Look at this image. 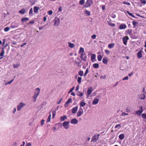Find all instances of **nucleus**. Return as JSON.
<instances>
[{"label": "nucleus", "instance_id": "1", "mask_svg": "<svg viewBox=\"0 0 146 146\" xmlns=\"http://www.w3.org/2000/svg\"><path fill=\"white\" fill-rule=\"evenodd\" d=\"M40 92V89L39 88H37L35 89L34 94L32 97L33 102H35L36 101V99L39 95Z\"/></svg>", "mask_w": 146, "mask_h": 146}, {"label": "nucleus", "instance_id": "2", "mask_svg": "<svg viewBox=\"0 0 146 146\" xmlns=\"http://www.w3.org/2000/svg\"><path fill=\"white\" fill-rule=\"evenodd\" d=\"M79 53L80 54V58L83 60L85 61L86 60L87 56L84 52V49L83 48H80Z\"/></svg>", "mask_w": 146, "mask_h": 146}, {"label": "nucleus", "instance_id": "3", "mask_svg": "<svg viewBox=\"0 0 146 146\" xmlns=\"http://www.w3.org/2000/svg\"><path fill=\"white\" fill-rule=\"evenodd\" d=\"M26 104L23 102H20L17 106V110L18 111H20L21 109L24 107Z\"/></svg>", "mask_w": 146, "mask_h": 146}, {"label": "nucleus", "instance_id": "4", "mask_svg": "<svg viewBox=\"0 0 146 146\" xmlns=\"http://www.w3.org/2000/svg\"><path fill=\"white\" fill-rule=\"evenodd\" d=\"M70 122L69 121H65L63 122L62 125L64 128L66 129H68L69 127Z\"/></svg>", "mask_w": 146, "mask_h": 146}, {"label": "nucleus", "instance_id": "5", "mask_svg": "<svg viewBox=\"0 0 146 146\" xmlns=\"http://www.w3.org/2000/svg\"><path fill=\"white\" fill-rule=\"evenodd\" d=\"M93 2L92 0H87L85 4V7H88L92 5L93 4Z\"/></svg>", "mask_w": 146, "mask_h": 146}, {"label": "nucleus", "instance_id": "6", "mask_svg": "<svg viewBox=\"0 0 146 146\" xmlns=\"http://www.w3.org/2000/svg\"><path fill=\"white\" fill-rule=\"evenodd\" d=\"M84 113V111L81 108H80L77 113V117H79L82 115Z\"/></svg>", "mask_w": 146, "mask_h": 146}, {"label": "nucleus", "instance_id": "7", "mask_svg": "<svg viewBox=\"0 0 146 146\" xmlns=\"http://www.w3.org/2000/svg\"><path fill=\"white\" fill-rule=\"evenodd\" d=\"M54 25L55 26H58L60 24V19L57 17H56L54 20Z\"/></svg>", "mask_w": 146, "mask_h": 146}, {"label": "nucleus", "instance_id": "8", "mask_svg": "<svg viewBox=\"0 0 146 146\" xmlns=\"http://www.w3.org/2000/svg\"><path fill=\"white\" fill-rule=\"evenodd\" d=\"M138 97L139 99L141 100H144L146 98L145 94L142 93L139 94L138 95Z\"/></svg>", "mask_w": 146, "mask_h": 146}, {"label": "nucleus", "instance_id": "9", "mask_svg": "<svg viewBox=\"0 0 146 146\" xmlns=\"http://www.w3.org/2000/svg\"><path fill=\"white\" fill-rule=\"evenodd\" d=\"M99 135L97 134V135H95L92 138V141L95 142L98 139Z\"/></svg>", "mask_w": 146, "mask_h": 146}, {"label": "nucleus", "instance_id": "10", "mask_svg": "<svg viewBox=\"0 0 146 146\" xmlns=\"http://www.w3.org/2000/svg\"><path fill=\"white\" fill-rule=\"evenodd\" d=\"M81 62V60L78 57L76 58L74 61L75 63L77 66H78Z\"/></svg>", "mask_w": 146, "mask_h": 146}, {"label": "nucleus", "instance_id": "11", "mask_svg": "<svg viewBox=\"0 0 146 146\" xmlns=\"http://www.w3.org/2000/svg\"><path fill=\"white\" fill-rule=\"evenodd\" d=\"M78 122V120L75 118L72 119L70 121L71 123L72 124H76Z\"/></svg>", "mask_w": 146, "mask_h": 146}, {"label": "nucleus", "instance_id": "12", "mask_svg": "<svg viewBox=\"0 0 146 146\" xmlns=\"http://www.w3.org/2000/svg\"><path fill=\"white\" fill-rule=\"evenodd\" d=\"M143 52V51L141 50L137 53V56L138 58H140L142 57V53Z\"/></svg>", "mask_w": 146, "mask_h": 146}, {"label": "nucleus", "instance_id": "13", "mask_svg": "<svg viewBox=\"0 0 146 146\" xmlns=\"http://www.w3.org/2000/svg\"><path fill=\"white\" fill-rule=\"evenodd\" d=\"M28 35L27 33H26L24 34V33H22L20 35V36L21 38L25 39L26 38L27 36Z\"/></svg>", "mask_w": 146, "mask_h": 146}, {"label": "nucleus", "instance_id": "14", "mask_svg": "<svg viewBox=\"0 0 146 146\" xmlns=\"http://www.w3.org/2000/svg\"><path fill=\"white\" fill-rule=\"evenodd\" d=\"M140 108L141 110H138L136 111L135 113L136 114L140 115L143 111V108L142 107H140Z\"/></svg>", "mask_w": 146, "mask_h": 146}, {"label": "nucleus", "instance_id": "15", "mask_svg": "<svg viewBox=\"0 0 146 146\" xmlns=\"http://www.w3.org/2000/svg\"><path fill=\"white\" fill-rule=\"evenodd\" d=\"M129 39V38L127 36H125L124 37H123V43L125 45L127 44V40Z\"/></svg>", "mask_w": 146, "mask_h": 146}, {"label": "nucleus", "instance_id": "16", "mask_svg": "<svg viewBox=\"0 0 146 146\" xmlns=\"http://www.w3.org/2000/svg\"><path fill=\"white\" fill-rule=\"evenodd\" d=\"M78 107L77 106L73 107L72 109V112L73 113H76L78 109Z\"/></svg>", "mask_w": 146, "mask_h": 146}, {"label": "nucleus", "instance_id": "17", "mask_svg": "<svg viewBox=\"0 0 146 146\" xmlns=\"http://www.w3.org/2000/svg\"><path fill=\"white\" fill-rule=\"evenodd\" d=\"M127 28V26L125 24H121L119 27V28L120 29H124Z\"/></svg>", "mask_w": 146, "mask_h": 146}, {"label": "nucleus", "instance_id": "18", "mask_svg": "<svg viewBox=\"0 0 146 146\" xmlns=\"http://www.w3.org/2000/svg\"><path fill=\"white\" fill-rule=\"evenodd\" d=\"M99 101V100L98 98H94L92 102V104L93 105H96L98 103Z\"/></svg>", "mask_w": 146, "mask_h": 146}, {"label": "nucleus", "instance_id": "19", "mask_svg": "<svg viewBox=\"0 0 146 146\" xmlns=\"http://www.w3.org/2000/svg\"><path fill=\"white\" fill-rule=\"evenodd\" d=\"M108 58L107 57H104L102 60L103 63L105 64H108Z\"/></svg>", "mask_w": 146, "mask_h": 146}, {"label": "nucleus", "instance_id": "20", "mask_svg": "<svg viewBox=\"0 0 146 146\" xmlns=\"http://www.w3.org/2000/svg\"><path fill=\"white\" fill-rule=\"evenodd\" d=\"M86 104V103L85 102L84 100H82L80 103V107H83L85 106Z\"/></svg>", "mask_w": 146, "mask_h": 146}, {"label": "nucleus", "instance_id": "21", "mask_svg": "<svg viewBox=\"0 0 146 146\" xmlns=\"http://www.w3.org/2000/svg\"><path fill=\"white\" fill-rule=\"evenodd\" d=\"M40 8L39 7H38L36 6L34 7V12L35 13H37L38 12V11Z\"/></svg>", "mask_w": 146, "mask_h": 146}, {"label": "nucleus", "instance_id": "22", "mask_svg": "<svg viewBox=\"0 0 146 146\" xmlns=\"http://www.w3.org/2000/svg\"><path fill=\"white\" fill-rule=\"evenodd\" d=\"M93 91V89L92 87H90L88 88L87 90V94L89 95H90L92 92Z\"/></svg>", "mask_w": 146, "mask_h": 146}, {"label": "nucleus", "instance_id": "23", "mask_svg": "<svg viewBox=\"0 0 146 146\" xmlns=\"http://www.w3.org/2000/svg\"><path fill=\"white\" fill-rule=\"evenodd\" d=\"M60 120L61 121H63L67 119V117L66 115H64L63 116L61 117L60 118Z\"/></svg>", "mask_w": 146, "mask_h": 146}, {"label": "nucleus", "instance_id": "24", "mask_svg": "<svg viewBox=\"0 0 146 146\" xmlns=\"http://www.w3.org/2000/svg\"><path fill=\"white\" fill-rule=\"evenodd\" d=\"M115 44L114 43H111V44H108V47L110 48H113L115 46Z\"/></svg>", "mask_w": 146, "mask_h": 146}, {"label": "nucleus", "instance_id": "25", "mask_svg": "<svg viewBox=\"0 0 146 146\" xmlns=\"http://www.w3.org/2000/svg\"><path fill=\"white\" fill-rule=\"evenodd\" d=\"M132 32V30L130 29L126 30L125 31V34L127 35H130Z\"/></svg>", "mask_w": 146, "mask_h": 146}, {"label": "nucleus", "instance_id": "26", "mask_svg": "<svg viewBox=\"0 0 146 146\" xmlns=\"http://www.w3.org/2000/svg\"><path fill=\"white\" fill-rule=\"evenodd\" d=\"M19 12L21 14H24L25 13V8H22L19 11Z\"/></svg>", "mask_w": 146, "mask_h": 146}, {"label": "nucleus", "instance_id": "27", "mask_svg": "<svg viewBox=\"0 0 146 146\" xmlns=\"http://www.w3.org/2000/svg\"><path fill=\"white\" fill-rule=\"evenodd\" d=\"M51 114L50 113H49V116H48L47 119H46V122L47 123H48L49 122L51 119Z\"/></svg>", "mask_w": 146, "mask_h": 146}, {"label": "nucleus", "instance_id": "28", "mask_svg": "<svg viewBox=\"0 0 146 146\" xmlns=\"http://www.w3.org/2000/svg\"><path fill=\"white\" fill-rule=\"evenodd\" d=\"M102 55L100 54L97 56V59L98 61H100L102 60Z\"/></svg>", "mask_w": 146, "mask_h": 146}, {"label": "nucleus", "instance_id": "29", "mask_svg": "<svg viewBox=\"0 0 146 146\" xmlns=\"http://www.w3.org/2000/svg\"><path fill=\"white\" fill-rule=\"evenodd\" d=\"M93 66L95 68H98L99 67V64L98 63L94 64L93 65Z\"/></svg>", "mask_w": 146, "mask_h": 146}, {"label": "nucleus", "instance_id": "30", "mask_svg": "<svg viewBox=\"0 0 146 146\" xmlns=\"http://www.w3.org/2000/svg\"><path fill=\"white\" fill-rule=\"evenodd\" d=\"M119 139L121 140H123L124 138V135L123 134H121L119 136Z\"/></svg>", "mask_w": 146, "mask_h": 146}, {"label": "nucleus", "instance_id": "31", "mask_svg": "<svg viewBox=\"0 0 146 146\" xmlns=\"http://www.w3.org/2000/svg\"><path fill=\"white\" fill-rule=\"evenodd\" d=\"M68 44L69 46L71 48H73L74 46V45L73 43L70 42H68Z\"/></svg>", "mask_w": 146, "mask_h": 146}, {"label": "nucleus", "instance_id": "32", "mask_svg": "<svg viewBox=\"0 0 146 146\" xmlns=\"http://www.w3.org/2000/svg\"><path fill=\"white\" fill-rule=\"evenodd\" d=\"M91 59L92 60H93L96 57V55L95 54H92L91 55Z\"/></svg>", "mask_w": 146, "mask_h": 146}, {"label": "nucleus", "instance_id": "33", "mask_svg": "<svg viewBox=\"0 0 146 146\" xmlns=\"http://www.w3.org/2000/svg\"><path fill=\"white\" fill-rule=\"evenodd\" d=\"M29 14L31 16H33V9L32 8H31L30 9Z\"/></svg>", "mask_w": 146, "mask_h": 146}, {"label": "nucleus", "instance_id": "34", "mask_svg": "<svg viewBox=\"0 0 146 146\" xmlns=\"http://www.w3.org/2000/svg\"><path fill=\"white\" fill-rule=\"evenodd\" d=\"M29 20V19L27 17H24L23 18L21 19V21L22 22H25L28 21Z\"/></svg>", "mask_w": 146, "mask_h": 146}, {"label": "nucleus", "instance_id": "35", "mask_svg": "<svg viewBox=\"0 0 146 146\" xmlns=\"http://www.w3.org/2000/svg\"><path fill=\"white\" fill-rule=\"evenodd\" d=\"M77 95L79 97H82L83 95V94L81 92L79 91L77 92Z\"/></svg>", "mask_w": 146, "mask_h": 146}, {"label": "nucleus", "instance_id": "36", "mask_svg": "<svg viewBox=\"0 0 146 146\" xmlns=\"http://www.w3.org/2000/svg\"><path fill=\"white\" fill-rule=\"evenodd\" d=\"M20 64H16L13 65V67L14 68H18L20 66Z\"/></svg>", "mask_w": 146, "mask_h": 146}, {"label": "nucleus", "instance_id": "37", "mask_svg": "<svg viewBox=\"0 0 146 146\" xmlns=\"http://www.w3.org/2000/svg\"><path fill=\"white\" fill-rule=\"evenodd\" d=\"M83 74L84 72L83 71L80 70L78 72V74L81 76H83Z\"/></svg>", "mask_w": 146, "mask_h": 146}, {"label": "nucleus", "instance_id": "38", "mask_svg": "<svg viewBox=\"0 0 146 146\" xmlns=\"http://www.w3.org/2000/svg\"><path fill=\"white\" fill-rule=\"evenodd\" d=\"M133 25L134 26V27H135L137 26V25L138 24V23L137 22L135 21H132Z\"/></svg>", "mask_w": 146, "mask_h": 146}, {"label": "nucleus", "instance_id": "39", "mask_svg": "<svg viewBox=\"0 0 146 146\" xmlns=\"http://www.w3.org/2000/svg\"><path fill=\"white\" fill-rule=\"evenodd\" d=\"M72 99L71 98H70L68 99L67 101L66 102L67 104H69L72 102Z\"/></svg>", "mask_w": 146, "mask_h": 146}, {"label": "nucleus", "instance_id": "40", "mask_svg": "<svg viewBox=\"0 0 146 146\" xmlns=\"http://www.w3.org/2000/svg\"><path fill=\"white\" fill-rule=\"evenodd\" d=\"M82 78L81 77H78V78L77 82L79 84H80L81 83V80Z\"/></svg>", "mask_w": 146, "mask_h": 146}, {"label": "nucleus", "instance_id": "41", "mask_svg": "<svg viewBox=\"0 0 146 146\" xmlns=\"http://www.w3.org/2000/svg\"><path fill=\"white\" fill-rule=\"evenodd\" d=\"M141 116L144 119H146V114L143 113L142 114Z\"/></svg>", "mask_w": 146, "mask_h": 146}, {"label": "nucleus", "instance_id": "42", "mask_svg": "<svg viewBox=\"0 0 146 146\" xmlns=\"http://www.w3.org/2000/svg\"><path fill=\"white\" fill-rule=\"evenodd\" d=\"M85 13L88 15H90V11H87V10H86L85 11Z\"/></svg>", "mask_w": 146, "mask_h": 146}, {"label": "nucleus", "instance_id": "43", "mask_svg": "<svg viewBox=\"0 0 146 146\" xmlns=\"http://www.w3.org/2000/svg\"><path fill=\"white\" fill-rule=\"evenodd\" d=\"M5 52L4 50V49L3 48L2 50V51L1 52V53L0 54V56H3L4 55Z\"/></svg>", "mask_w": 146, "mask_h": 146}, {"label": "nucleus", "instance_id": "44", "mask_svg": "<svg viewBox=\"0 0 146 146\" xmlns=\"http://www.w3.org/2000/svg\"><path fill=\"white\" fill-rule=\"evenodd\" d=\"M141 3L145 5L146 4V0H140Z\"/></svg>", "mask_w": 146, "mask_h": 146}, {"label": "nucleus", "instance_id": "45", "mask_svg": "<svg viewBox=\"0 0 146 146\" xmlns=\"http://www.w3.org/2000/svg\"><path fill=\"white\" fill-rule=\"evenodd\" d=\"M126 111L128 112H130L131 111L130 108V107H127L126 108Z\"/></svg>", "mask_w": 146, "mask_h": 146}, {"label": "nucleus", "instance_id": "46", "mask_svg": "<svg viewBox=\"0 0 146 146\" xmlns=\"http://www.w3.org/2000/svg\"><path fill=\"white\" fill-rule=\"evenodd\" d=\"M80 4L81 5H83L84 3H85V0H80Z\"/></svg>", "mask_w": 146, "mask_h": 146}, {"label": "nucleus", "instance_id": "47", "mask_svg": "<svg viewBox=\"0 0 146 146\" xmlns=\"http://www.w3.org/2000/svg\"><path fill=\"white\" fill-rule=\"evenodd\" d=\"M56 111H53L52 112V118L53 119L54 118L56 115Z\"/></svg>", "mask_w": 146, "mask_h": 146}, {"label": "nucleus", "instance_id": "48", "mask_svg": "<svg viewBox=\"0 0 146 146\" xmlns=\"http://www.w3.org/2000/svg\"><path fill=\"white\" fill-rule=\"evenodd\" d=\"M89 72V70H88V68H87L86 71V72L84 73V76H86L87 74Z\"/></svg>", "mask_w": 146, "mask_h": 146}, {"label": "nucleus", "instance_id": "49", "mask_svg": "<svg viewBox=\"0 0 146 146\" xmlns=\"http://www.w3.org/2000/svg\"><path fill=\"white\" fill-rule=\"evenodd\" d=\"M47 13L49 15H51L52 14L53 11L52 10H49L48 11Z\"/></svg>", "mask_w": 146, "mask_h": 146}, {"label": "nucleus", "instance_id": "50", "mask_svg": "<svg viewBox=\"0 0 146 146\" xmlns=\"http://www.w3.org/2000/svg\"><path fill=\"white\" fill-rule=\"evenodd\" d=\"M121 124H117L115 125V128H118L119 129L120 128V127H121Z\"/></svg>", "mask_w": 146, "mask_h": 146}, {"label": "nucleus", "instance_id": "51", "mask_svg": "<svg viewBox=\"0 0 146 146\" xmlns=\"http://www.w3.org/2000/svg\"><path fill=\"white\" fill-rule=\"evenodd\" d=\"M74 87H73L72 88H71L69 90V91L68 92V93L69 94L71 92H72V91L74 90Z\"/></svg>", "mask_w": 146, "mask_h": 146}, {"label": "nucleus", "instance_id": "52", "mask_svg": "<svg viewBox=\"0 0 146 146\" xmlns=\"http://www.w3.org/2000/svg\"><path fill=\"white\" fill-rule=\"evenodd\" d=\"M44 121L45 120L44 119H42L41 120L40 125L41 126H42L44 125Z\"/></svg>", "mask_w": 146, "mask_h": 146}, {"label": "nucleus", "instance_id": "53", "mask_svg": "<svg viewBox=\"0 0 146 146\" xmlns=\"http://www.w3.org/2000/svg\"><path fill=\"white\" fill-rule=\"evenodd\" d=\"M105 52L106 53V54L107 55H108L110 53V51L108 50H105Z\"/></svg>", "mask_w": 146, "mask_h": 146}, {"label": "nucleus", "instance_id": "54", "mask_svg": "<svg viewBox=\"0 0 146 146\" xmlns=\"http://www.w3.org/2000/svg\"><path fill=\"white\" fill-rule=\"evenodd\" d=\"M123 4H126L127 5H130V3L129 2H128L126 1H124L123 2Z\"/></svg>", "mask_w": 146, "mask_h": 146}, {"label": "nucleus", "instance_id": "55", "mask_svg": "<svg viewBox=\"0 0 146 146\" xmlns=\"http://www.w3.org/2000/svg\"><path fill=\"white\" fill-rule=\"evenodd\" d=\"M100 78L101 79H105L106 78V76L105 75L102 76H100Z\"/></svg>", "mask_w": 146, "mask_h": 146}, {"label": "nucleus", "instance_id": "56", "mask_svg": "<svg viewBox=\"0 0 146 146\" xmlns=\"http://www.w3.org/2000/svg\"><path fill=\"white\" fill-rule=\"evenodd\" d=\"M9 30V27H7L5 28L4 29V30L5 32H7Z\"/></svg>", "mask_w": 146, "mask_h": 146}, {"label": "nucleus", "instance_id": "57", "mask_svg": "<svg viewBox=\"0 0 146 146\" xmlns=\"http://www.w3.org/2000/svg\"><path fill=\"white\" fill-rule=\"evenodd\" d=\"M111 17L113 18L114 19L116 17V15L114 14H111Z\"/></svg>", "mask_w": 146, "mask_h": 146}, {"label": "nucleus", "instance_id": "58", "mask_svg": "<svg viewBox=\"0 0 146 146\" xmlns=\"http://www.w3.org/2000/svg\"><path fill=\"white\" fill-rule=\"evenodd\" d=\"M129 79V77L128 76H127L125 77L124 78H123V80H127Z\"/></svg>", "mask_w": 146, "mask_h": 146}, {"label": "nucleus", "instance_id": "59", "mask_svg": "<svg viewBox=\"0 0 146 146\" xmlns=\"http://www.w3.org/2000/svg\"><path fill=\"white\" fill-rule=\"evenodd\" d=\"M127 13L129 14V15H130L133 17H134V16L133 15H132V14L131 13H130L129 11H127Z\"/></svg>", "mask_w": 146, "mask_h": 146}, {"label": "nucleus", "instance_id": "60", "mask_svg": "<svg viewBox=\"0 0 146 146\" xmlns=\"http://www.w3.org/2000/svg\"><path fill=\"white\" fill-rule=\"evenodd\" d=\"M96 35H93L92 36V39H94L96 38Z\"/></svg>", "mask_w": 146, "mask_h": 146}, {"label": "nucleus", "instance_id": "61", "mask_svg": "<svg viewBox=\"0 0 146 146\" xmlns=\"http://www.w3.org/2000/svg\"><path fill=\"white\" fill-rule=\"evenodd\" d=\"M31 144L30 143H27L25 146H31Z\"/></svg>", "mask_w": 146, "mask_h": 146}, {"label": "nucleus", "instance_id": "62", "mask_svg": "<svg viewBox=\"0 0 146 146\" xmlns=\"http://www.w3.org/2000/svg\"><path fill=\"white\" fill-rule=\"evenodd\" d=\"M47 16V15H46V16L44 17L43 18V20L44 21H45L46 20L47 17H46Z\"/></svg>", "mask_w": 146, "mask_h": 146}, {"label": "nucleus", "instance_id": "63", "mask_svg": "<svg viewBox=\"0 0 146 146\" xmlns=\"http://www.w3.org/2000/svg\"><path fill=\"white\" fill-rule=\"evenodd\" d=\"M128 115V113H124V112H123L122 113V116H124V115Z\"/></svg>", "mask_w": 146, "mask_h": 146}, {"label": "nucleus", "instance_id": "64", "mask_svg": "<svg viewBox=\"0 0 146 146\" xmlns=\"http://www.w3.org/2000/svg\"><path fill=\"white\" fill-rule=\"evenodd\" d=\"M52 129V131H55L56 129V128L55 127H53Z\"/></svg>", "mask_w": 146, "mask_h": 146}]
</instances>
